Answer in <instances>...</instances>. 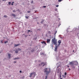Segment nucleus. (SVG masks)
<instances>
[{
  "label": "nucleus",
  "instance_id": "20",
  "mask_svg": "<svg viewBox=\"0 0 79 79\" xmlns=\"http://www.w3.org/2000/svg\"><path fill=\"white\" fill-rule=\"evenodd\" d=\"M57 73H60V69H58L57 70Z\"/></svg>",
  "mask_w": 79,
  "mask_h": 79
},
{
  "label": "nucleus",
  "instance_id": "58",
  "mask_svg": "<svg viewBox=\"0 0 79 79\" xmlns=\"http://www.w3.org/2000/svg\"><path fill=\"white\" fill-rule=\"evenodd\" d=\"M69 69V71H70V70H71V69Z\"/></svg>",
  "mask_w": 79,
  "mask_h": 79
},
{
  "label": "nucleus",
  "instance_id": "29",
  "mask_svg": "<svg viewBox=\"0 0 79 79\" xmlns=\"http://www.w3.org/2000/svg\"><path fill=\"white\" fill-rule=\"evenodd\" d=\"M45 64V63L44 62H42L41 63V65H42V64Z\"/></svg>",
  "mask_w": 79,
  "mask_h": 79
},
{
  "label": "nucleus",
  "instance_id": "8",
  "mask_svg": "<svg viewBox=\"0 0 79 79\" xmlns=\"http://www.w3.org/2000/svg\"><path fill=\"white\" fill-rule=\"evenodd\" d=\"M74 62V65H77L78 64V63L77 61Z\"/></svg>",
  "mask_w": 79,
  "mask_h": 79
},
{
  "label": "nucleus",
  "instance_id": "52",
  "mask_svg": "<svg viewBox=\"0 0 79 79\" xmlns=\"http://www.w3.org/2000/svg\"><path fill=\"white\" fill-rule=\"evenodd\" d=\"M27 35H25V37H27Z\"/></svg>",
  "mask_w": 79,
  "mask_h": 79
},
{
  "label": "nucleus",
  "instance_id": "59",
  "mask_svg": "<svg viewBox=\"0 0 79 79\" xmlns=\"http://www.w3.org/2000/svg\"><path fill=\"white\" fill-rule=\"evenodd\" d=\"M60 36H61V35H60L59 36V37H60Z\"/></svg>",
  "mask_w": 79,
  "mask_h": 79
},
{
  "label": "nucleus",
  "instance_id": "17",
  "mask_svg": "<svg viewBox=\"0 0 79 79\" xmlns=\"http://www.w3.org/2000/svg\"><path fill=\"white\" fill-rule=\"evenodd\" d=\"M71 67H72V68H75V67L74 66V65H71Z\"/></svg>",
  "mask_w": 79,
  "mask_h": 79
},
{
  "label": "nucleus",
  "instance_id": "41",
  "mask_svg": "<svg viewBox=\"0 0 79 79\" xmlns=\"http://www.w3.org/2000/svg\"><path fill=\"white\" fill-rule=\"evenodd\" d=\"M60 78H61V74H60Z\"/></svg>",
  "mask_w": 79,
  "mask_h": 79
},
{
  "label": "nucleus",
  "instance_id": "34",
  "mask_svg": "<svg viewBox=\"0 0 79 79\" xmlns=\"http://www.w3.org/2000/svg\"><path fill=\"white\" fill-rule=\"evenodd\" d=\"M62 76L64 77V78H65V77H66V76L64 75H62Z\"/></svg>",
  "mask_w": 79,
  "mask_h": 79
},
{
  "label": "nucleus",
  "instance_id": "42",
  "mask_svg": "<svg viewBox=\"0 0 79 79\" xmlns=\"http://www.w3.org/2000/svg\"><path fill=\"white\" fill-rule=\"evenodd\" d=\"M43 8H46V6H43Z\"/></svg>",
  "mask_w": 79,
  "mask_h": 79
},
{
  "label": "nucleus",
  "instance_id": "54",
  "mask_svg": "<svg viewBox=\"0 0 79 79\" xmlns=\"http://www.w3.org/2000/svg\"><path fill=\"white\" fill-rule=\"evenodd\" d=\"M24 76H23V77H22V78L23 79H24Z\"/></svg>",
  "mask_w": 79,
  "mask_h": 79
},
{
  "label": "nucleus",
  "instance_id": "31",
  "mask_svg": "<svg viewBox=\"0 0 79 79\" xmlns=\"http://www.w3.org/2000/svg\"><path fill=\"white\" fill-rule=\"evenodd\" d=\"M67 74V73H66V72H65L64 73L65 76H66Z\"/></svg>",
  "mask_w": 79,
  "mask_h": 79
},
{
  "label": "nucleus",
  "instance_id": "12",
  "mask_svg": "<svg viewBox=\"0 0 79 79\" xmlns=\"http://www.w3.org/2000/svg\"><path fill=\"white\" fill-rule=\"evenodd\" d=\"M19 45H20V44H15V47H18V46H19Z\"/></svg>",
  "mask_w": 79,
  "mask_h": 79
},
{
  "label": "nucleus",
  "instance_id": "2",
  "mask_svg": "<svg viewBox=\"0 0 79 79\" xmlns=\"http://www.w3.org/2000/svg\"><path fill=\"white\" fill-rule=\"evenodd\" d=\"M54 38L52 39V44H54L55 46H56V45H57L58 43L57 42V41H56V40H55V36H54Z\"/></svg>",
  "mask_w": 79,
  "mask_h": 79
},
{
  "label": "nucleus",
  "instance_id": "15",
  "mask_svg": "<svg viewBox=\"0 0 79 79\" xmlns=\"http://www.w3.org/2000/svg\"><path fill=\"white\" fill-rule=\"evenodd\" d=\"M8 56L9 57V58H10V57H11V54H8Z\"/></svg>",
  "mask_w": 79,
  "mask_h": 79
},
{
  "label": "nucleus",
  "instance_id": "63",
  "mask_svg": "<svg viewBox=\"0 0 79 79\" xmlns=\"http://www.w3.org/2000/svg\"><path fill=\"white\" fill-rule=\"evenodd\" d=\"M52 49H53V47L52 48Z\"/></svg>",
  "mask_w": 79,
  "mask_h": 79
},
{
  "label": "nucleus",
  "instance_id": "43",
  "mask_svg": "<svg viewBox=\"0 0 79 79\" xmlns=\"http://www.w3.org/2000/svg\"><path fill=\"white\" fill-rule=\"evenodd\" d=\"M58 6H59V5H56V7H58Z\"/></svg>",
  "mask_w": 79,
  "mask_h": 79
},
{
  "label": "nucleus",
  "instance_id": "38",
  "mask_svg": "<svg viewBox=\"0 0 79 79\" xmlns=\"http://www.w3.org/2000/svg\"><path fill=\"white\" fill-rule=\"evenodd\" d=\"M38 31H40L41 30V29H38L37 30Z\"/></svg>",
  "mask_w": 79,
  "mask_h": 79
},
{
  "label": "nucleus",
  "instance_id": "9",
  "mask_svg": "<svg viewBox=\"0 0 79 79\" xmlns=\"http://www.w3.org/2000/svg\"><path fill=\"white\" fill-rule=\"evenodd\" d=\"M35 51L33 48V49H32L31 50V52H34Z\"/></svg>",
  "mask_w": 79,
  "mask_h": 79
},
{
  "label": "nucleus",
  "instance_id": "51",
  "mask_svg": "<svg viewBox=\"0 0 79 79\" xmlns=\"http://www.w3.org/2000/svg\"><path fill=\"white\" fill-rule=\"evenodd\" d=\"M31 74V75L30 76H29V77H31V76H32V75H31V74Z\"/></svg>",
  "mask_w": 79,
  "mask_h": 79
},
{
  "label": "nucleus",
  "instance_id": "16",
  "mask_svg": "<svg viewBox=\"0 0 79 79\" xmlns=\"http://www.w3.org/2000/svg\"><path fill=\"white\" fill-rule=\"evenodd\" d=\"M58 43L59 44H61V40H59L58 42Z\"/></svg>",
  "mask_w": 79,
  "mask_h": 79
},
{
  "label": "nucleus",
  "instance_id": "57",
  "mask_svg": "<svg viewBox=\"0 0 79 79\" xmlns=\"http://www.w3.org/2000/svg\"><path fill=\"white\" fill-rule=\"evenodd\" d=\"M14 63H16V61H14Z\"/></svg>",
  "mask_w": 79,
  "mask_h": 79
},
{
  "label": "nucleus",
  "instance_id": "45",
  "mask_svg": "<svg viewBox=\"0 0 79 79\" xmlns=\"http://www.w3.org/2000/svg\"><path fill=\"white\" fill-rule=\"evenodd\" d=\"M44 26H47V24H44Z\"/></svg>",
  "mask_w": 79,
  "mask_h": 79
},
{
  "label": "nucleus",
  "instance_id": "21",
  "mask_svg": "<svg viewBox=\"0 0 79 79\" xmlns=\"http://www.w3.org/2000/svg\"><path fill=\"white\" fill-rule=\"evenodd\" d=\"M53 43H52V44H51V46L52 48H53Z\"/></svg>",
  "mask_w": 79,
  "mask_h": 79
},
{
  "label": "nucleus",
  "instance_id": "5",
  "mask_svg": "<svg viewBox=\"0 0 79 79\" xmlns=\"http://www.w3.org/2000/svg\"><path fill=\"white\" fill-rule=\"evenodd\" d=\"M41 44H43L44 45H47V44L46 43V42L45 41H43L41 42Z\"/></svg>",
  "mask_w": 79,
  "mask_h": 79
},
{
  "label": "nucleus",
  "instance_id": "37",
  "mask_svg": "<svg viewBox=\"0 0 79 79\" xmlns=\"http://www.w3.org/2000/svg\"><path fill=\"white\" fill-rule=\"evenodd\" d=\"M8 4H9V5H11V2H9Z\"/></svg>",
  "mask_w": 79,
  "mask_h": 79
},
{
  "label": "nucleus",
  "instance_id": "11",
  "mask_svg": "<svg viewBox=\"0 0 79 79\" xmlns=\"http://www.w3.org/2000/svg\"><path fill=\"white\" fill-rule=\"evenodd\" d=\"M50 39H48L47 40V43H49V44H50Z\"/></svg>",
  "mask_w": 79,
  "mask_h": 79
},
{
  "label": "nucleus",
  "instance_id": "18",
  "mask_svg": "<svg viewBox=\"0 0 79 79\" xmlns=\"http://www.w3.org/2000/svg\"><path fill=\"white\" fill-rule=\"evenodd\" d=\"M17 59H19V57H18L16 58H15L14 59V60H17Z\"/></svg>",
  "mask_w": 79,
  "mask_h": 79
},
{
  "label": "nucleus",
  "instance_id": "64",
  "mask_svg": "<svg viewBox=\"0 0 79 79\" xmlns=\"http://www.w3.org/2000/svg\"><path fill=\"white\" fill-rule=\"evenodd\" d=\"M60 79H63V78H61Z\"/></svg>",
  "mask_w": 79,
  "mask_h": 79
},
{
  "label": "nucleus",
  "instance_id": "39",
  "mask_svg": "<svg viewBox=\"0 0 79 79\" xmlns=\"http://www.w3.org/2000/svg\"><path fill=\"white\" fill-rule=\"evenodd\" d=\"M34 2V1H32L31 2V3H33Z\"/></svg>",
  "mask_w": 79,
  "mask_h": 79
},
{
  "label": "nucleus",
  "instance_id": "46",
  "mask_svg": "<svg viewBox=\"0 0 79 79\" xmlns=\"http://www.w3.org/2000/svg\"><path fill=\"white\" fill-rule=\"evenodd\" d=\"M17 11H20V10H19V9H18L17 10Z\"/></svg>",
  "mask_w": 79,
  "mask_h": 79
},
{
  "label": "nucleus",
  "instance_id": "55",
  "mask_svg": "<svg viewBox=\"0 0 79 79\" xmlns=\"http://www.w3.org/2000/svg\"><path fill=\"white\" fill-rule=\"evenodd\" d=\"M49 36H50V38H51V37H52V36L51 35H49Z\"/></svg>",
  "mask_w": 79,
  "mask_h": 79
},
{
  "label": "nucleus",
  "instance_id": "13",
  "mask_svg": "<svg viewBox=\"0 0 79 79\" xmlns=\"http://www.w3.org/2000/svg\"><path fill=\"white\" fill-rule=\"evenodd\" d=\"M45 21V20L44 19H43L42 20V21L40 23L41 24H43L44 23V21Z\"/></svg>",
  "mask_w": 79,
  "mask_h": 79
},
{
  "label": "nucleus",
  "instance_id": "26",
  "mask_svg": "<svg viewBox=\"0 0 79 79\" xmlns=\"http://www.w3.org/2000/svg\"><path fill=\"white\" fill-rule=\"evenodd\" d=\"M18 51H21V49H20L19 48H18Z\"/></svg>",
  "mask_w": 79,
  "mask_h": 79
},
{
  "label": "nucleus",
  "instance_id": "61",
  "mask_svg": "<svg viewBox=\"0 0 79 79\" xmlns=\"http://www.w3.org/2000/svg\"><path fill=\"white\" fill-rule=\"evenodd\" d=\"M73 52H74V50H73Z\"/></svg>",
  "mask_w": 79,
  "mask_h": 79
},
{
  "label": "nucleus",
  "instance_id": "33",
  "mask_svg": "<svg viewBox=\"0 0 79 79\" xmlns=\"http://www.w3.org/2000/svg\"><path fill=\"white\" fill-rule=\"evenodd\" d=\"M28 34H29V32H31V30H28Z\"/></svg>",
  "mask_w": 79,
  "mask_h": 79
},
{
  "label": "nucleus",
  "instance_id": "28",
  "mask_svg": "<svg viewBox=\"0 0 79 79\" xmlns=\"http://www.w3.org/2000/svg\"><path fill=\"white\" fill-rule=\"evenodd\" d=\"M8 41L4 42V44H6V43H8Z\"/></svg>",
  "mask_w": 79,
  "mask_h": 79
},
{
  "label": "nucleus",
  "instance_id": "56",
  "mask_svg": "<svg viewBox=\"0 0 79 79\" xmlns=\"http://www.w3.org/2000/svg\"><path fill=\"white\" fill-rule=\"evenodd\" d=\"M60 38L61 39H63V37H60Z\"/></svg>",
  "mask_w": 79,
  "mask_h": 79
},
{
  "label": "nucleus",
  "instance_id": "40",
  "mask_svg": "<svg viewBox=\"0 0 79 79\" xmlns=\"http://www.w3.org/2000/svg\"><path fill=\"white\" fill-rule=\"evenodd\" d=\"M14 2H12V3L11 4V5H13V3H14Z\"/></svg>",
  "mask_w": 79,
  "mask_h": 79
},
{
  "label": "nucleus",
  "instance_id": "1",
  "mask_svg": "<svg viewBox=\"0 0 79 79\" xmlns=\"http://www.w3.org/2000/svg\"><path fill=\"white\" fill-rule=\"evenodd\" d=\"M44 73H46L45 74L48 76V74L50 73V69H49V68H46L44 69Z\"/></svg>",
  "mask_w": 79,
  "mask_h": 79
},
{
  "label": "nucleus",
  "instance_id": "14",
  "mask_svg": "<svg viewBox=\"0 0 79 79\" xmlns=\"http://www.w3.org/2000/svg\"><path fill=\"white\" fill-rule=\"evenodd\" d=\"M37 39V36H35L34 37V38H33V40H36V39Z\"/></svg>",
  "mask_w": 79,
  "mask_h": 79
},
{
  "label": "nucleus",
  "instance_id": "62",
  "mask_svg": "<svg viewBox=\"0 0 79 79\" xmlns=\"http://www.w3.org/2000/svg\"><path fill=\"white\" fill-rule=\"evenodd\" d=\"M64 52H66V50H64Z\"/></svg>",
  "mask_w": 79,
  "mask_h": 79
},
{
  "label": "nucleus",
  "instance_id": "47",
  "mask_svg": "<svg viewBox=\"0 0 79 79\" xmlns=\"http://www.w3.org/2000/svg\"><path fill=\"white\" fill-rule=\"evenodd\" d=\"M30 33H31V34H32V31H30Z\"/></svg>",
  "mask_w": 79,
  "mask_h": 79
},
{
  "label": "nucleus",
  "instance_id": "50",
  "mask_svg": "<svg viewBox=\"0 0 79 79\" xmlns=\"http://www.w3.org/2000/svg\"><path fill=\"white\" fill-rule=\"evenodd\" d=\"M45 64H44L43 65V66H45Z\"/></svg>",
  "mask_w": 79,
  "mask_h": 79
},
{
  "label": "nucleus",
  "instance_id": "36",
  "mask_svg": "<svg viewBox=\"0 0 79 79\" xmlns=\"http://www.w3.org/2000/svg\"><path fill=\"white\" fill-rule=\"evenodd\" d=\"M55 11H57L58 9L57 8H56L55 9Z\"/></svg>",
  "mask_w": 79,
  "mask_h": 79
},
{
  "label": "nucleus",
  "instance_id": "48",
  "mask_svg": "<svg viewBox=\"0 0 79 79\" xmlns=\"http://www.w3.org/2000/svg\"><path fill=\"white\" fill-rule=\"evenodd\" d=\"M19 72H20V73H22V71H21V70H20L19 71Z\"/></svg>",
  "mask_w": 79,
  "mask_h": 79
},
{
  "label": "nucleus",
  "instance_id": "7",
  "mask_svg": "<svg viewBox=\"0 0 79 79\" xmlns=\"http://www.w3.org/2000/svg\"><path fill=\"white\" fill-rule=\"evenodd\" d=\"M33 48L35 50V51H36V50L38 49V48L37 46L34 47Z\"/></svg>",
  "mask_w": 79,
  "mask_h": 79
},
{
  "label": "nucleus",
  "instance_id": "25",
  "mask_svg": "<svg viewBox=\"0 0 79 79\" xmlns=\"http://www.w3.org/2000/svg\"><path fill=\"white\" fill-rule=\"evenodd\" d=\"M15 53H18V50L15 51Z\"/></svg>",
  "mask_w": 79,
  "mask_h": 79
},
{
  "label": "nucleus",
  "instance_id": "3",
  "mask_svg": "<svg viewBox=\"0 0 79 79\" xmlns=\"http://www.w3.org/2000/svg\"><path fill=\"white\" fill-rule=\"evenodd\" d=\"M60 45V43H59L57 45H56V47L54 50L55 52H56V51H57V49L58 48V47Z\"/></svg>",
  "mask_w": 79,
  "mask_h": 79
},
{
  "label": "nucleus",
  "instance_id": "19",
  "mask_svg": "<svg viewBox=\"0 0 79 79\" xmlns=\"http://www.w3.org/2000/svg\"><path fill=\"white\" fill-rule=\"evenodd\" d=\"M4 18H8V16L6 15H5L4 16Z\"/></svg>",
  "mask_w": 79,
  "mask_h": 79
},
{
  "label": "nucleus",
  "instance_id": "24",
  "mask_svg": "<svg viewBox=\"0 0 79 79\" xmlns=\"http://www.w3.org/2000/svg\"><path fill=\"white\" fill-rule=\"evenodd\" d=\"M12 15L14 16V17H15V16H16V15H15V14H12Z\"/></svg>",
  "mask_w": 79,
  "mask_h": 79
},
{
  "label": "nucleus",
  "instance_id": "22",
  "mask_svg": "<svg viewBox=\"0 0 79 79\" xmlns=\"http://www.w3.org/2000/svg\"><path fill=\"white\" fill-rule=\"evenodd\" d=\"M25 18H26L27 19H28V18H29V17L28 16H25Z\"/></svg>",
  "mask_w": 79,
  "mask_h": 79
},
{
  "label": "nucleus",
  "instance_id": "44",
  "mask_svg": "<svg viewBox=\"0 0 79 79\" xmlns=\"http://www.w3.org/2000/svg\"><path fill=\"white\" fill-rule=\"evenodd\" d=\"M13 12H16V11H15V10H13Z\"/></svg>",
  "mask_w": 79,
  "mask_h": 79
},
{
  "label": "nucleus",
  "instance_id": "6",
  "mask_svg": "<svg viewBox=\"0 0 79 79\" xmlns=\"http://www.w3.org/2000/svg\"><path fill=\"white\" fill-rule=\"evenodd\" d=\"M35 74H36V73H35V72H33L31 73V75H33L34 77H35Z\"/></svg>",
  "mask_w": 79,
  "mask_h": 79
},
{
  "label": "nucleus",
  "instance_id": "49",
  "mask_svg": "<svg viewBox=\"0 0 79 79\" xmlns=\"http://www.w3.org/2000/svg\"><path fill=\"white\" fill-rule=\"evenodd\" d=\"M46 37H48V35H47V34H46Z\"/></svg>",
  "mask_w": 79,
  "mask_h": 79
},
{
  "label": "nucleus",
  "instance_id": "32",
  "mask_svg": "<svg viewBox=\"0 0 79 79\" xmlns=\"http://www.w3.org/2000/svg\"><path fill=\"white\" fill-rule=\"evenodd\" d=\"M62 0H58V2H61Z\"/></svg>",
  "mask_w": 79,
  "mask_h": 79
},
{
  "label": "nucleus",
  "instance_id": "53",
  "mask_svg": "<svg viewBox=\"0 0 79 79\" xmlns=\"http://www.w3.org/2000/svg\"><path fill=\"white\" fill-rule=\"evenodd\" d=\"M60 25H61V23H60L59 24V27L60 26Z\"/></svg>",
  "mask_w": 79,
  "mask_h": 79
},
{
  "label": "nucleus",
  "instance_id": "30",
  "mask_svg": "<svg viewBox=\"0 0 79 79\" xmlns=\"http://www.w3.org/2000/svg\"><path fill=\"white\" fill-rule=\"evenodd\" d=\"M27 13H31V11H27Z\"/></svg>",
  "mask_w": 79,
  "mask_h": 79
},
{
  "label": "nucleus",
  "instance_id": "23",
  "mask_svg": "<svg viewBox=\"0 0 79 79\" xmlns=\"http://www.w3.org/2000/svg\"><path fill=\"white\" fill-rule=\"evenodd\" d=\"M57 33V31H56L55 32V33H54V35H55V36L56 35V34Z\"/></svg>",
  "mask_w": 79,
  "mask_h": 79
},
{
  "label": "nucleus",
  "instance_id": "4",
  "mask_svg": "<svg viewBox=\"0 0 79 79\" xmlns=\"http://www.w3.org/2000/svg\"><path fill=\"white\" fill-rule=\"evenodd\" d=\"M69 64L71 65V66L74 65V62H70Z\"/></svg>",
  "mask_w": 79,
  "mask_h": 79
},
{
  "label": "nucleus",
  "instance_id": "35",
  "mask_svg": "<svg viewBox=\"0 0 79 79\" xmlns=\"http://www.w3.org/2000/svg\"><path fill=\"white\" fill-rule=\"evenodd\" d=\"M1 44H3V40L1 41Z\"/></svg>",
  "mask_w": 79,
  "mask_h": 79
},
{
  "label": "nucleus",
  "instance_id": "27",
  "mask_svg": "<svg viewBox=\"0 0 79 79\" xmlns=\"http://www.w3.org/2000/svg\"><path fill=\"white\" fill-rule=\"evenodd\" d=\"M48 34H51V31H48Z\"/></svg>",
  "mask_w": 79,
  "mask_h": 79
},
{
  "label": "nucleus",
  "instance_id": "60",
  "mask_svg": "<svg viewBox=\"0 0 79 79\" xmlns=\"http://www.w3.org/2000/svg\"><path fill=\"white\" fill-rule=\"evenodd\" d=\"M67 67H68V68H69V65H68V66H67Z\"/></svg>",
  "mask_w": 79,
  "mask_h": 79
},
{
  "label": "nucleus",
  "instance_id": "10",
  "mask_svg": "<svg viewBox=\"0 0 79 79\" xmlns=\"http://www.w3.org/2000/svg\"><path fill=\"white\" fill-rule=\"evenodd\" d=\"M40 55H44V56L46 55L45 54V53H43L42 52H40Z\"/></svg>",
  "mask_w": 79,
  "mask_h": 79
}]
</instances>
